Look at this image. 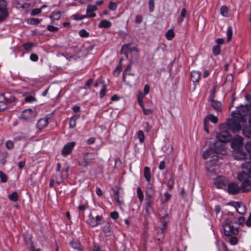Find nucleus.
<instances>
[{
	"mask_svg": "<svg viewBox=\"0 0 251 251\" xmlns=\"http://www.w3.org/2000/svg\"><path fill=\"white\" fill-rule=\"evenodd\" d=\"M30 59L34 61V62H36L37 61H38V57L37 56V55L35 53H32L30 54Z\"/></svg>",
	"mask_w": 251,
	"mask_h": 251,
	"instance_id": "0e129e2a",
	"label": "nucleus"
},
{
	"mask_svg": "<svg viewBox=\"0 0 251 251\" xmlns=\"http://www.w3.org/2000/svg\"><path fill=\"white\" fill-rule=\"evenodd\" d=\"M154 197L152 196H146L145 198V210L147 213H149V209L151 207L153 203Z\"/></svg>",
	"mask_w": 251,
	"mask_h": 251,
	"instance_id": "6ab92c4d",
	"label": "nucleus"
},
{
	"mask_svg": "<svg viewBox=\"0 0 251 251\" xmlns=\"http://www.w3.org/2000/svg\"><path fill=\"white\" fill-rule=\"evenodd\" d=\"M4 97L5 98V101L7 103H11L14 102L16 100L14 96L10 95L8 93H4Z\"/></svg>",
	"mask_w": 251,
	"mask_h": 251,
	"instance_id": "c756f323",
	"label": "nucleus"
},
{
	"mask_svg": "<svg viewBox=\"0 0 251 251\" xmlns=\"http://www.w3.org/2000/svg\"><path fill=\"white\" fill-rule=\"evenodd\" d=\"M33 47L32 43H28L23 45V48L25 50H31Z\"/></svg>",
	"mask_w": 251,
	"mask_h": 251,
	"instance_id": "5fc2aeb1",
	"label": "nucleus"
},
{
	"mask_svg": "<svg viewBox=\"0 0 251 251\" xmlns=\"http://www.w3.org/2000/svg\"><path fill=\"white\" fill-rule=\"evenodd\" d=\"M102 224L103 225L101 227L102 231L106 236H110L112 233V231L109 222L107 221H103Z\"/></svg>",
	"mask_w": 251,
	"mask_h": 251,
	"instance_id": "f3484780",
	"label": "nucleus"
},
{
	"mask_svg": "<svg viewBox=\"0 0 251 251\" xmlns=\"http://www.w3.org/2000/svg\"><path fill=\"white\" fill-rule=\"evenodd\" d=\"M144 176L146 180L149 182H150L151 179V174L150 168L148 167H145L144 170Z\"/></svg>",
	"mask_w": 251,
	"mask_h": 251,
	"instance_id": "c85d7f7f",
	"label": "nucleus"
},
{
	"mask_svg": "<svg viewBox=\"0 0 251 251\" xmlns=\"http://www.w3.org/2000/svg\"><path fill=\"white\" fill-rule=\"evenodd\" d=\"M244 145V138L241 136L236 135L231 142V146L233 150L242 148Z\"/></svg>",
	"mask_w": 251,
	"mask_h": 251,
	"instance_id": "423d86ee",
	"label": "nucleus"
},
{
	"mask_svg": "<svg viewBox=\"0 0 251 251\" xmlns=\"http://www.w3.org/2000/svg\"><path fill=\"white\" fill-rule=\"evenodd\" d=\"M112 25L111 23L106 20H101L98 25V26L100 28H108L111 27Z\"/></svg>",
	"mask_w": 251,
	"mask_h": 251,
	"instance_id": "bb28decb",
	"label": "nucleus"
},
{
	"mask_svg": "<svg viewBox=\"0 0 251 251\" xmlns=\"http://www.w3.org/2000/svg\"><path fill=\"white\" fill-rule=\"evenodd\" d=\"M242 130L243 135L245 137L248 138H251V126H244Z\"/></svg>",
	"mask_w": 251,
	"mask_h": 251,
	"instance_id": "393cba45",
	"label": "nucleus"
},
{
	"mask_svg": "<svg viewBox=\"0 0 251 251\" xmlns=\"http://www.w3.org/2000/svg\"><path fill=\"white\" fill-rule=\"evenodd\" d=\"M226 178L219 176L217 177L214 180V185L217 188H223L227 183Z\"/></svg>",
	"mask_w": 251,
	"mask_h": 251,
	"instance_id": "9b49d317",
	"label": "nucleus"
},
{
	"mask_svg": "<svg viewBox=\"0 0 251 251\" xmlns=\"http://www.w3.org/2000/svg\"><path fill=\"white\" fill-rule=\"evenodd\" d=\"M234 157L237 160H244L247 157V153L244 151L242 148L234 150L233 153Z\"/></svg>",
	"mask_w": 251,
	"mask_h": 251,
	"instance_id": "f8f14e48",
	"label": "nucleus"
},
{
	"mask_svg": "<svg viewBox=\"0 0 251 251\" xmlns=\"http://www.w3.org/2000/svg\"><path fill=\"white\" fill-rule=\"evenodd\" d=\"M7 3L4 0H0V22L4 21L8 16L6 9Z\"/></svg>",
	"mask_w": 251,
	"mask_h": 251,
	"instance_id": "6e6552de",
	"label": "nucleus"
},
{
	"mask_svg": "<svg viewBox=\"0 0 251 251\" xmlns=\"http://www.w3.org/2000/svg\"><path fill=\"white\" fill-rule=\"evenodd\" d=\"M221 132H218L216 137L218 140L222 143H226L230 141L231 136L227 129H221Z\"/></svg>",
	"mask_w": 251,
	"mask_h": 251,
	"instance_id": "39448f33",
	"label": "nucleus"
},
{
	"mask_svg": "<svg viewBox=\"0 0 251 251\" xmlns=\"http://www.w3.org/2000/svg\"><path fill=\"white\" fill-rule=\"evenodd\" d=\"M149 8L150 12H153L154 8V0H150L149 1Z\"/></svg>",
	"mask_w": 251,
	"mask_h": 251,
	"instance_id": "de8ad7c7",
	"label": "nucleus"
},
{
	"mask_svg": "<svg viewBox=\"0 0 251 251\" xmlns=\"http://www.w3.org/2000/svg\"><path fill=\"white\" fill-rule=\"evenodd\" d=\"M213 53L214 55H217L221 53V48L219 45L214 46L212 49Z\"/></svg>",
	"mask_w": 251,
	"mask_h": 251,
	"instance_id": "ea45409f",
	"label": "nucleus"
},
{
	"mask_svg": "<svg viewBox=\"0 0 251 251\" xmlns=\"http://www.w3.org/2000/svg\"><path fill=\"white\" fill-rule=\"evenodd\" d=\"M41 12V8H35L32 10L31 15L32 16L37 15Z\"/></svg>",
	"mask_w": 251,
	"mask_h": 251,
	"instance_id": "13d9d810",
	"label": "nucleus"
},
{
	"mask_svg": "<svg viewBox=\"0 0 251 251\" xmlns=\"http://www.w3.org/2000/svg\"><path fill=\"white\" fill-rule=\"evenodd\" d=\"M49 17L52 21L58 20L61 17V12L59 11L53 12L51 15L49 16Z\"/></svg>",
	"mask_w": 251,
	"mask_h": 251,
	"instance_id": "473e14b6",
	"label": "nucleus"
},
{
	"mask_svg": "<svg viewBox=\"0 0 251 251\" xmlns=\"http://www.w3.org/2000/svg\"><path fill=\"white\" fill-rule=\"evenodd\" d=\"M54 177H55L56 183L58 184H60L66 178V176H64V175L62 174V172L56 173L54 175Z\"/></svg>",
	"mask_w": 251,
	"mask_h": 251,
	"instance_id": "b1692460",
	"label": "nucleus"
},
{
	"mask_svg": "<svg viewBox=\"0 0 251 251\" xmlns=\"http://www.w3.org/2000/svg\"><path fill=\"white\" fill-rule=\"evenodd\" d=\"M227 41L229 42L231 41L232 37V29L231 26H229L227 29Z\"/></svg>",
	"mask_w": 251,
	"mask_h": 251,
	"instance_id": "e433bc0d",
	"label": "nucleus"
},
{
	"mask_svg": "<svg viewBox=\"0 0 251 251\" xmlns=\"http://www.w3.org/2000/svg\"><path fill=\"white\" fill-rule=\"evenodd\" d=\"M220 13L224 17H228L229 15V9L226 6H223L221 8Z\"/></svg>",
	"mask_w": 251,
	"mask_h": 251,
	"instance_id": "72a5a7b5",
	"label": "nucleus"
},
{
	"mask_svg": "<svg viewBox=\"0 0 251 251\" xmlns=\"http://www.w3.org/2000/svg\"><path fill=\"white\" fill-rule=\"evenodd\" d=\"M7 102L5 101H2L0 102V111L5 110L7 108Z\"/></svg>",
	"mask_w": 251,
	"mask_h": 251,
	"instance_id": "864d4df0",
	"label": "nucleus"
},
{
	"mask_svg": "<svg viewBox=\"0 0 251 251\" xmlns=\"http://www.w3.org/2000/svg\"><path fill=\"white\" fill-rule=\"evenodd\" d=\"M8 199L12 201H17L19 199L18 193L16 192H13L11 195L8 196Z\"/></svg>",
	"mask_w": 251,
	"mask_h": 251,
	"instance_id": "f704fd0d",
	"label": "nucleus"
},
{
	"mask_svg": "<svg viewBox=\"0 0 251 251\" xmlns=\"http://www.w3.org/2000/svg\"><path fill=\"white\" fill-rule=\"evenodd\" d=\"M98 8L96 5H89L86 9V16L87 18H94L96 16V14L94 12L95 11L97 10Z\"/></svg>",
	"mask_w": 251,
	"mask_h": 251,
	"instance_id": "dca6fc26",
	"label": "nucleus"
},
{
	"mask_svg": "<svg viewBox=\"0 0 251 251\" xmlns=\"http://www.w3.org/2000/svg\"><path fill=\"white\" fill-rule=\"evenodd\" d=\"M218 151V149L214 148H209L203 153V157L204 159H207L209 157L217 158L216 154Z\"/></svg>",
	"mask_w": 251,
	"mask_h": 251,
	"instance_id": "4468645a",
	"label": "nucleus"
},
{
	"mask_svg": "<svg viewBox=\"0 0 251 251\" xmlns=\"http://www.w3.org/2000/svg\"><path fill=\"white\" fill-rule=\"evenodd\" d=\"M248 113V108L246 105H240L237 109V112H234V115H238L240 119L244 121V116H246Z\"/></svg>",
	"mask_w": 251,
	"mask_h": 251,
	"instance_id": "1a4fd4ad",
	"label": "nucleus"
},
{
	"mask_svg": "<svg viewBox=\"0 0 251 251\" xmlns=\"http://www.w3.org/2000/svg\"><path fill=\"white\" fill-rule=\"evenodd\" d=\"M129 44H125L122 47L121 52L128 57Z\"/></svg>",
	"mask_w": 251,
	"mask_h": 251,
	"instance_id": "4c0bfd02",
	"label": "nucleus"
},
{
	"mask_svg": "<svg viewBox=\"0 0 251 251\" xmlns=\"http://www.w3.org/2000/svg\"><path fill=\"white\" fill-rule=\"evenodd\" d=\"M243 122L238 115H234L232 113L231 118H228L226 122L219 125L220 129L229 130L234 133L239 132L241 129V123Z\"/></svg>",
	"mask_w": 251,
	"mask_h": 251,
	"instance_id": "f03ea898",
	"label": "nucleus"
},
{
	"mask_svg": "<svg viewBox=\"0 0 251 251\" xmlns=\"http://www.w3.org/2000/svg\"><path fill=\"white\" fill-rule=\"evenodd\" d=\"M243 170L238 173V179L241 182L240 186L235 182L227 185V191L231 195H237L241 191L247 193L251 191V162H245L242 165Z\"/></svg>",
	"mask_w": 251,
	"mask_h": 251,
	"instance_id": "f257e3e1",
	"label": "nucleus"
},
{
	"mask_svg": "<svg viewBox=\"0 0 251 251\" xmlns=\"http://www.w3.org/2000/svg\"><path fill=\"white\" fill-rule=\"evenodd\" d=\"M229 242L231 245H235L238 243V239L236 237L232 235L229 239Z\"/></svg>",
	"mask_w": 251,
	"mask_h": 251,
	"instance_id": "a18cd8bd",
	"label": "nucleus"
},
{
	"mask_svg": "<svg viewBox=\"0 0 251 251\" xmlns=\"http://www.w3.org/2000/svg\"><path fill=\"white\" fill-rule=\"evenodd\" d=\"M209 121L212 123L216 124L218 122V119L216 116L213 114H209L205 117L204 121H205V122L207 123Z\"/></svg>",
	"mask_w": 251,
	"mask_h": 251,
	"instance_id": "cd10ccee",
	"label": "nucleus"
},
{
	"mask_svg": "<svg viewBox=\"0 0 251 251\" xmlns=\"http://www.w3.org/2000/svg\"><path fill=\"white\" fill-rule=\"evenodd\" d=\"M235 208L236 211L241 215H243L246 211V206L242 203L236 202Z\"/></svg>",
	"mask_w": 251,
	"mask_h": 251,
	"instance_id": "412c9836",
	"label": "nucleus"
},
{
	"mask_svg": "<svg viewBox=\"0 0 251 251\" xmlns=\"http://www.w3.org/2000/svg\"><path fill=\"white\" fill-rule=\"evenodd\" d=\"M106 92V85H103V87H102V88L101 89V90L100 91V97L101 98H103L105 96Z\"/></svg>",
	"mask_w": 251,
	"mask_h": 251,
	"instance_id": "6e6d98bb",
	"label": "nucleus"
},
{
	"mask_svg": "<svg viewBox=\"0 0 251 251\" xmlns=\"http://www.w3.org/2000/svg\"><path fill=\"white\" fill-rule=\"evenodd\" d=\"M211 105L213 108L217 112H221L222 104L220 101L213 99L211 100Z\"/></svg>",
	"mask_w": 251,
	"mask_h": 251,
	"instance_id": "5701e85b",
	"label": "nucleus"
},
{
	"mask_svg": "<svg viewBox=\"0 0 251 251\" xmlns=\"http://www.w3.org/2000/svg\"><path fill=\"white\" fill-rule=\"evenodd\" d=\"M169 218L168 214H166L164 216L160 219V222L163 225V227L161 228V232L160 233V237L158 240H160L163 238V233L166 230V226L168 223Z\"/></svg>",
	"mask_w": 251,
	"mask_h": 251,
	"instance_id": "ddd939ff",
	"label": "nucleus"
},
{
	"mask_svg": "<svg viewBox=\"0 0 251 251\" xmlns=\"http://www.w3.org/2000/svg\"><path fill=\"white\" fill-rule=\"evenodd\" d=\"M223 227L226 236L237 235L239 233L238 227L234 226L231 223H226Z\"/></svg>",
	"mask_w": 251,
	"mask_h": 251,
	"instance_id": "20e7f679",
	"label": "nucleus"
},
{
	"mask_svg": "<svg viewBox=\"0 0 251 251\" xmlns=\"http://www.w3.org/2000/svg\"><path fill=\"white\" fill-rule=\"evenodd\" d=\"M137 194L139 201L142 202L144 200V194L139 187L137 189Z\"/></svg>",
	"mask_w": 251,
	"mask_h": 251,
	"instance_id": "c9c22d12",
	"label": "nucleus"
},
{
	"mask_svg": "<svg viewBox=\"0 0 251 251\" xmlns=\"http://www.w3.org/2000/svg\"><path fill=\"white\" fill-rule=\"evenodd\" d=\"M75 125L76 121L72 118H71L69 122L70 127L71 128H73L75 126Z\"/></svg>",
	"mask_w": 251,
	"mask_h": 251,
	"instance_id": "338daca9",
	"label": "nucleus"
},
{
	"mask_svg": "<svg viewBox=\"0 0 251 251\" xmlns=\"http://www.w3.org/2000/svg\"><path fill=\"white\" fill-rule=\"evenodd\" d=\"M138 138L141 143H143L144 141V134L142 130L138 131L137 133Z\"/></svg>",
	"mask_w": 251,
	"mask_h": 251,
	"instance_id": "79ce46f5",
	"label": "nucleus"
},
{
	"mask_svg": "<svg viewBox=\"0 0 251 251\" xmlns=\"http://www.w3.org/2000/svg\"><path fill=\"white\" fill-rule=\"evenodd\" d=\"M1 156H2V158L0 160V162L1 163V164H2L3 165L6 163V158L8 156V153L6 151L3 152L1 153Z\"/></svg>",
	"mask_w": 251,
	"mask_h": 251,
	"instance_id": "49530a36",
	"label": "nucleus"
},
{
	"mask_svg": "<svg viewBox=\"0 0 251 251\" xmlns=\"http://www.w3.org/2000/svg\"><path fill=\"white\" fill-rule=\"evenodd\" d=\"M122 64L119 63L118 65L117 66L116 68L113 71V75L115 76H118L122 69Z\"/></svg>",
	"mask_w": 251,
	"mask_h": 251,
	"instance_id": "58836bf2",
	"label": "nucleus"
},
{
	"mask_svg": "<svg viewBox=\"0 0 251 251\" xmlns=\"http://www.w3.org/2000/svg\"><path fill=\"white\" fill-rule=\"evenodd\" d=\"M47 29L51 32H56L58 30L59 28L52 25H48L47 26Z\"/></svg>",
	"mask_w": 251,
	"mask_h": 251,
	"instance_id": "3c124183",
	"label": "nucleus"
},
{
	"mask_svg": "<svg viewBox=\"0 0 251 251\" xmlns=\"http://www.w3.org/2000/svg\"><path fill=\"white\" fill-rule=\"evenodd\" d=\"M0 178L1 181L3 183H5L7 181V176L2 171H0Z\"/></svg>",
	"mask_w": 251,
	"mask_h": 251,
	"instance_id": "37998d69",
	"label": "nucleus"
},
{
	"mask_svg": "<svg viewBox=\"0 0 251 251\" xmlns=\"http://www.w3.org/2000/svg\"><path fill=\"white\" fill-rule=\"evenodd\" d=\"M48 118H41L37 123V127L39 129L44 128L48 124Z\"/></svg>",
	"mask_w": 251,
	"mask_h": 251,
	"instance_id": "4be33fe9",
	"label": "nucleus"
},
{
	"mask_svg": "<svg viewBox=\"0 0 251 251\" xmlns=\"http://www.w3.org/2000/svg\"><path fill=\"white\" fill-rule=\"evenodd\" d=\"M5 146L8 149L11 150L14 148V144L11 141L8 140L5 142Z\"/></svg>",
	"mask_w": 251,
	"mask_h": 251,
	"instance_id": "603ef678",
	"label": "nucleus"
},
{
	"mask_svg": "<svg viewBox=\"0 0 251 251\" xmlns=\"http://www.w3.org/2000/svg\"><path fill=\"white\" fill-rule=\"evenodd\" d=\"M75 142H71L68 143L65 146L63 147L62 150V154L64 156H66L70 154L73 149H74L75 146Z\"/></svg>",
	"mask_w": 251,
	"mask_h": 251,
	"instance_id": "2eb2a0df",
	"label": "nucleus"
},
{
	"mask_svg": "<svg viewBox=\"0 0 251 251\" xmlns=\"http://www.w3.org/2000/svg\"><path fill=\"white\" fill-rule=\"evenodd\" d=\"M102 220V216L97 215L95 218L90 213L88 216L87 223L91 227H95L100 224L99 222Z\"/></svg>",
	"mask_w": 251,
	"mask_h": 251,
	"instance_id": "0eeeda50",
	"label": "nucleus"
},
{
	"mask_svg": "<svg viewBox=\"0 0 251 251\" xmlns=\"http://www.w3.org/2000/svg\"><path fill=\"white\" fill-rule=\"evenodd\" d=\"M175 36V32L172 29L168 30L165 34V37L168 40H172Z\"/></svg>",
	"mask_w": 251,
	"mask_h": 251,
	"instance_id": "2f4dec72",
	"label": "nucleus"
},
{
	"mask_svg": "<svg viewBox=\"0 0 251 251\" xmlns=\"http://www.w3.org/2000/svg\"><path fill=\"white\" fill-rule=\"evenodd\" d=\"M117 7V4L114 2H110L108 4V8L111 10H115Z\"/></svg>",
	"mask_w": 251,
	"mask_h": 251,
	"instance_id": "09e8293b",
	"label": "nucleus"
},
{
	"mask_svg": "<svg viewBox=\"0 0 251 251\" xmlns=\"http://www.w3.org/2000/svg\"><path fill=\"white\" fill-rule=\"evenodd\" d=\"M93 82H94V80L93 79H91V78L89 79L86 83V85H85V86L84 87V89H86L87 88H89L90 86L93 83Z\"/></svg>",
	"mask_w": 251,
	"mask_h": 251,
	"instance_id": "e2e57ef3",
	"label": "nucleus"
},
{
	"mask_svg": "<svg viewBox=\"0 0 251 251\" xmlns=\"http://www.w3.org/2000/svg\"><path fill=\"white\" fill-rule=\"evenodd\" d=\"M120 188L117 186H115L114 188H112V190L114 191V198L115 201L118 203H121L122 202L119 199V191Z\"/></svg>",
	"mask_w": 251,
	"mask_h": 251,
	"instance_id": "a878e982",
	"label": "nucleus"
},
{
	"mask_svg": "<svg viewBox=\"0 0 251 251\" xmlns=\"http://www.w3.org/2000/svg\"><path fill=\"white\" fill-rule=\"evenodd\" d=\"M41 21V19L39 20L37 18H31L29 20L28 23L31 25H37L39 24Z\"/></svg>",
	"mask_w": 251,
	"mask_h": 251,
	"instance_id": "a19ab883",
	"label": "nucleus"
},
{
	"mask_svg": "<svg viewBox=\"0 0 251 251\" xmlns=\"http://www.w3.org/2000/svg\"><path fill=\"white\" fill-rule=\"evenodd\" d=\"M79 35L81 37H87L89 33L85 29H81L79 31Z\"/></svg>",
	"mask_w": 251,
	"mask_h": 251,
	"instance_id": "c03bdc74",
	"label": "nucleus"
},
{
	"mask_svg": "<svg viewBox=\"0 0 251 251\" xmlns=\"http://www.w3.org/2000/svg\"><path fill=\"white\" fill-rule=\"evenodd\" d=\"M143 17L140 15H138L135 18V22L136 24H140L142 22Z\"/></svg>",
	"mask_w": 251,
	"mask_h": 251,
	"instance_id": "680f3d73",
	"label": "nucleus"
},
{
	"mask_svg": "<svg viewBox=\"0 0 251 251\" xmlns=\"http://www.w3.org/2000/svg\"><path fill=\"white\" fill-rule=\"evenodd\" d=\"M71 246L75 249H77L78 251H82V249L81 248V245L79 242L77 240H73L70 243Z\"/></svg>",
	"mask_w": 251,
	"mask_h": 251,
	"instance_id": "7c9ffc66",
	"label": "nucleus"
},
{
	"mask_svg": "<svg viewBox=\"0 0 251 251\" xmlns=\"http://www.w3.org/2000/svg\"><path fill=\"white\" fill-rule=\"evenodd\" d=\"M35 112L32 109L29 108L24 110L22 112L21 118L25 120L29 121L34 118Z\"/></svg>",
	"mask_w": 251,
	"mask_h": 251,
	"instance_id": "9d476101",
	"label": "nucleus"
},
{
	"mask_svg": "<svg viewBox=\"0 0 251 251\" xmlns=\"http://www.w3.org/2000/svg\"><path fill=\"white\" fill-rule=\"evenodd\" d=\"M36 100V98L32 96H28L25 97V101L28 102H31Z\"/></svg>",
	"mask_w": 251,
	"mask_h": 251,
	"instance_id": "4d7b16f0",
	"label": "nucleus"
},
{
	"mask_svg": "<svg viewBox=\"0 0 251 251\" xmlns=\"http://www.w3.org/2000/svg\"><path fill=\"white\" fill-rule=\"evenodd\" d=\"M110 217L113 220H116L119 218V213L117 211H113L110 213Z\"/></svg>",
	"mask_w": 251,
	"mask_h": 251,
	"instance_id": "bf43d9fd",
	"label": "nucleus"
},
{
	"mask_svg": "<svg viewBox=\"0 0 251 251\" xmlns=\"http://www.w3.org/2000/svg\"><path fill=\"white\" fill-rule=\"evenodd\" d=\"M144 114L146 115H149L152 112V110L151 109H146L144 107L142 108Z\"/></svg>",
	"mask_w": 251,
	"mask_h": 251,
	"instance_id": "052dcab7",
	"label": "nucleus"
},
{
	"mask_svg": "<svg viewBox=\"0 0 251 251\" xmlns=\"http://www.w3.org/2000/svg\"><path fill=\"white\" fill-rule=\"evenodd\" d=\"M246 225L249 227L251 226V212L250 213L249 216L246 222Z\"/></svg>",
	"mask_w": 251,
	"mask_h": 251,
	"instance_id": "774afa93",
	"label": "nucleus"
},
{
	"mask_svg": "<svg viewBox=\"0 0 251 251\" xmlns=\"http://www.w3.org/2000/svg\"><path fill=\"white\" fill-rule=\"evenodd\" d=\"M97 155L92 152L87 153L83 157V160L78 161V165L83 167H87L89 165L95 162Z\"/></svg>",
	"mask_w": 251,
	"mask_h": 251,
	"instance_id": "7ed1b4c3",
	"label": "nucleus"
},
{
	"mask_svg": "<svg viewBox=\"0 0 251 251\" xmlns=\"http://www.w3.org/2000/svg\"><path fill=\"white\" fill-rule=\"evenodd\" d=\"M72 17L74 20H76V21L82 20L84 19V18H87L85 15H80L79 16H78L76 14L73 15L72 16Z\"/></svg>",
	"mask_w": 251,
	"mask_h": 251,
	"instance_id": "8fccbe9b",
	"label": "nucleus"
},
{
	"mask_svg": "<svg viewBox=\"0 0 251 251\" xmlns=\"http://www.w3.org/2000/svg\"><path fill=\"white\" fill-rule=\"evenodd\" d=\"M155 193V187L151 182H149L146 186L145 195L154 197Z\"/></svg>",
	"mask_w": 251,
	"mask_h": 251,
	"instance_id": "a211bd4d",
	"label": "nucleus"
},
{
	"mask_svg": "<svg viewBox=\"0 0 251 251\" xmlns=\"http://www.w3.org/2000/svg\"><path fill=\"white\" fill-rule=\"evenodd\" d=\"M201 73L199 71H193L191 73V78L194 84H197L200 78Z\"/></svg>",
	"mask_w": 251,
	"mask_h": 251,
	"instance_id": "aec40b11",
	"label": "nucleus"
},
{
	"mask_svg": "<svg viewBox=\"0 0 251 251\" xmlns=\"http://www.w3.org/2000/svg\"><path fill=\"white\" fill-rule=\"evenodd\" d=\"M246 150L250 153H251V142L246 143L245 145Z\"/></svg>",
	"mask_w": 251,
	"mask_h": 251,
	"instance_id": "69168bd1",
	"label": "nucleus"
}]
</instances>
